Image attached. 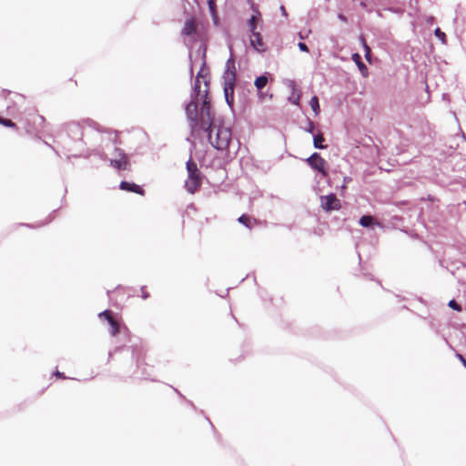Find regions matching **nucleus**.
I'll list each match as a JSON object with an SVG mask.
<instances>
[{
    "mask_svg": "<svg viewBox=\"0 0 466 466\" xmlns=\"http://www.w3.org/2000/svg\"><path fill=\"white\" fill-rule=\"evenodd\" d=\"M253 11H254V14L251 15V17L248 21V25L249 26V29H250L251 33L257 32L256 31L257 23H258V21L260 18L259 11L258 9L257 10L254 9Z\"/></svg>",
    "mask_w": 466,
    "mask_h": 466,
    "instance_id": "15",
    "label": "nucleus"
},
{
    "mask_svg": "<svg viewBox=\"0 0 466 466\" xmlns=\"http://www.w3.org/2000/svg\"><path fill=\"white\" fill-rule=\"evenodd\" d=\"M370 57H371V50H367V52H365V58L367 59L368 62H370Z\"/></svg>",
    "mask_w": 466,
    "mask_h": 466,
    "instance_id": "35",
    "label": "nucleus"
},
{
    "mask_svg": "<svg viewBox=\"0 0 466 466\" xmlns=\"http://www.w3.org/2000/svg\"><path fill=\"white\" fill-rule=\"evenodd\" d=\"M197 28L196 21L194 19H187L184 24L182 34L185 35H192L196 34Z\"/></svg>",
    "mask_w": 466,
    "mask_h": 466,
    "instance_id": "13",
    "label": "nucleus"
},
{
    "mask_svg": "<svg viewBox=\"0 0 466 466\" xmlns=\"http://www.w3.org/2000/svg\"><path fill=\"white\" fill-rule=\"evenodd\" d=\"M53 219H54V216H53V214H50V215L46 218V221H45L44 223L38 224V225H36V226H35V225H31V224H27L26 226H27V227H29V228H39V227H41V226H44V225H46V224L50 223Z\"/></svg>",
    "mask_w": 466,
    "mask_h": 466,
    "instance_id": "27",
    "label": "nucleus"
},
{
    "mask_svg": "<svg viewBox=\"0 0 466 466\" xmlns=\"http://www.w3.org/2000/svg\"><path fill=\"white\" fill-rule=\"evenodd\" d=\"M187 171V179L185 182V187L190 194H194L201 186V174L197 164L191 158L186 164Z\"/></svg>",
    "mask_w": 466,
    "mask_h": 466,
    "instance_id": "5",
    "label": "nucleus"
},
{
    "mask_svg": "<svg viewBox=\"0 0 466 466\" xmlns=\"http://www.w3.org/2000/svg\"><path fill=\"white\" fill-rule=\"evenodd\" d=\"M448 306L458 312L461 311L462 309L461 306L455 299H451L448 303Z\"/></svg>",
    "mask_w": 466,
    "mask_h": 466,
    "instance_id": "24",
    "label": "nucleus"
},
{
    "mask_svg": "<svg viewBox=\"0 0 466 466\" xmlns=\"http://www.w3.org/2000/svg\"><path fill=\"white\" fill-rule=\"evenodd\" d=\"M268 78L266 74L258 76L255 79L254 85L258 90H262L268 84Z\"/></svg>",
    "mask_w": 466,
    "mask_h": 466,
    "instance_id": "17",
    "label": "nucleus"
},
{
    "mask_svg": "<svg viewBox=\"0 0 466 466\" xmlns=\"http://www.w3.org/2000/svg\"><path fill=\"white\" fill-rule=\"evenodd\" d=\"M238 221L247 227L248 228H252L253 223H256L255 219H252L248 215L243 214L238 218Z\"/></svg>",
    "mask_w": 466,
    "mask_h": 466,
    "instance_id": "18",
    "label": "nucleus"
},
{
    "mask_svg": "<svg viewBox=\"0 0 466 466\" xmlns=\"http://www.w3.org/2000/svg\"><path fill=\"white\" fill-rule=\"evenodd\" d=\"M199 122L192 132L197 128L203 130L208 135V138L211 146L217 150H228L231 142V130L228 127H218L217 128L216 137L213 140L212 132L215 127L214 113L211 109V105L207 97V93L204 95L203 105L199 110Z\"/></svg>",
    "mask_w": 466,
    "mask_h": 466,
    "instance_id": "2",
    "label": "nucleus"
},
{
    "mask_svg": "<svg viewBox=\"0 0 466 466\" xmlns=\"http://www.w3.org/2000/svg\"><path fill=\"white\" fill-rule=\"evenodd\" d=\"M434 35L441 41L442 44H446V34L442 32L439 27L434 30Z\"/></svg>",
    "mask_w": 466,
    "mask_h": 466,
    "instance_id": "22",
    "label": "nucleus"
},
{
    "mask_svg": "<svg viewBox=\"0 0 466 466\" xmlns=\"http://www.w3.org/2000/svg\"><path fill=\"white\" fill-rule=\"evenodd\" d=\"M175 391L183 399L187 401V403H188L192 408H195V405L193 404V402L191 400H188L185 398V396H183L177 389H174Z\"/></svg>",
    "mask_w": 466,
    "mask_h": 466,
    "instance_id": "33",
    "label": "nucleus"
},
{
    "mask_svg": "<svg viewBox=\"0 0 466 466\" xmlns=\"http://www.w3.org/2000/svg\"><path fill=\"white\" fill-rule=\"evenodd\" d=\"M115 157L110 159V166L117 170H128L130 168V162L128 156L124 152L123 149L115 147H114Z\"/></svg>",
    "mask_w": 466,
    "mask_h": 466,
    "instance_id": "6",
    "label": "nucleus"
},
{
    "mask_svg": "<svg viewBox=\"0 0 466 466\" xmlns=\"http://www.w3.org/2000/svg\"><path fill=\"white\" fill-rule=\"evenodd\" d=\"M190 74L193 75V66L190 65Z\"/></svg>",
    "mask_w": 466,
    "mask_h": 466,
    "instance_id": "43",
    "label": "nucleus"
},
{
    "mask_svg": "<svg viewBox=\"0 0 466 466\" xmlns=\"http://www.w3.org/2000/svg\"><path fill=\"white\" fill-rule=\"evenodd\" d=\"M314 130H315V125L314 123L311 121V120H308V127L305 128V131L309 133V134H312L314 135Z\"/></svg>",
    "mask_w": 466,
    "mask_h": 466,
    "instance_id": "28",
    "label": "nucleus"
},
{
    "mask_svg": "<svg viewBox=\"0 0 466 466\" xmlns=\"http://www.w3.org/2000/svg\"><path fill=\"white\" fill-rule=\"evenodd\" d=\"M223 91L227 105L232 109L234 106V93L237 79V70L235 59L232 53L225 65V70L222 76Z\"/></svg>",
    "mask_w": 466,
    "mask_h": 466,
    "instance_id": "4",
    "label": "nucleus"
},
{
    "mask_svg": "<svg viewBox=\"0 0 466 466\" xmlns=\"http://www.w3.org/2000/svg\"><path fill=\"white\" fill-rule=\"evenodd\" d=\"M54 374H55L56 377H58V378H62V379H65V378H66L65 374H64V373H62V372H60V371H58V370H56Z\"/></svg>",
    "mask_w": 466,
    "mask_h": 466,
    "instance_id": "37",
    "label": "nucleus"
},
{
    "mask_svg": "<svg viewBox=\"0 0 466 466\" xmlns=\"http://www.w3.org/2000/svg\"><path fill=\"white\" fill-rule=\"evenodd\" d=\"M38 117H39V119H40L41 121H44V117H43V116H39Z\"/></svg>",
    "mask_w": 466,
    "mask_h": 466,
    "instance_id": "45",
    "label": "nucleus"
},
{
    "mask_svg": "<svg viewBox=\"0 0 466 466\" xmlns=\"http://www.w3.org/2000/svg\"><path fill=\"white\" fill-rule=\"evenodd\" d=\"M209 11L213 17L215 18L216 12H217V6H216V0H207Z\"/></svg>",
    "mask_w": 466,
    "mask_h": 466,
    "instance_id": "25",
    "label": "nucleus"
},
{
    "mask_svg": "<svg viewBox=\"0 0 466 466\" xmlns=\"http://www.w3.org/2000/svg\"><path fill=\"white\" fill-rule=\"evenodd\" d=\"M455 355L459 359V360L462 363V365L466 368V359L459 352H456Z\"/></svg>",
    "mask_w": 466,
    "mask_h": 466,
    "instance_id": "32",
    "label": "nucleus"
},
{
    "mask_svg": "<svg viewBox=\"0 0 466 466\" xmlns=\"http://www.w3.org/2000/svg\"><path fill=\"white\" fill-rule=\"evenodd\" d=\"M363 49H364V51H365V52H367V50H371V49L370 48V46H368V44H367V43H364V47H363Z\"/></svg>",
    "mask_w": 466,
    "mask_h": 466,
    "instance_id": "39",
    "label": "nucleus"
},
{
    "mask_svg": "<svg viewBox=\"0 0 466 466\" xmlns=\"http://www.w3.org/2000/svg\"><path fill=\"white\" fill-rule=\"evenodd\" d=\"M324 136L322 133H319L316 135H313V146L317 149H324L327 147V145H324Z\"/></svg>",
    "mask_w": 466,
    "mask_h": 466,
    "instance_id": "16",
    "label": "nucleus"
},
{
    "mask_svg": "<svg viewBox=\"0 0 466 466\" xmlns=\"http://www.w3.org/2000/svg\"><path fill=\"white\" fill-rule=\"evenodd\" d=\"M350 181H352V178L350 177H345L343 179V185L341 186V188H346L347 184L350 183Z\"/></svg>",
    "mask_w": 466,
    "mask_h": 466,
    "instance_id": "34",
    "label": "nucleus"
},
{
    "mask_svg": "<svg viewBox=\"0 0 466 466\" xmlns=\"http://www.w3.org/2000/svg\"><path fill=\"white\" fill-rule=\"evenodd\" d=\"M57 138L63 153L67 158H88L93 155L101 160H106V149L118 144L116 131L103 128L99 124L90 119L82 123L71 122L66 124Z\"/></svg>",
    "mask_w": 466,
    "mask_h": 466,
    "instance_id": "1",
    "label": "nucleus"
},
{
    "mask_svg": "<svg viewBox=\"0 0 466 466\" xmlns=\"http://www.w3.org/2000/svg\"><path fill=\"white\" fill-rule=\"evenodd\" d=\"M250 45L258 52H263L266 49L262 35L259 32L251 33Z\"/></svg>",
    "mask_w": 466,
    "mask_h": 466,
    "instance_id": "11",
    "label": "nucleus"
},
{
    "mask_svg": "<svg viewBox=\"0 0 466 466\" xmlns=\"http://www.w3.org/2000/svg\"><path fill=\"white\" fill-rule=\"evenodd\" d=\"M298 47L301 52H309V47L304 42H299Z\"/></svg>",
    "mask_w": 466,
    "mask_h": 466,
    "instance_id": "30",
    "label": "nucleus"
},
{
    "mask_svg": "<svg viewBox=\"0 0 466 466\" xmlns=\"http://www.w3.org/2000/svg\"><path fill=\"white\" fill-rule=\"evenodd\" d=\"M307 164L315 171L319 172L323 177H327L329 175L326 167L327 162L321 156L314 152L306 159Z\"/></svg>",
    "mask_w": 466,
    "mask_h": 466,
    "instance_id": "7",
    "label": "nucleus"
},
{
    "mask_svg": "<svg viewBox=\"0 0 466 466\" xmlns=\"http://www.w3.org/2000/svg\"><path fill=\"white\" fill-rule=\"evenodd\" d=\"M359 223L360 226L367 228H372L377 224L375 218L370 215H363L360 218Z\"/></svg>",
    "mask_w": 466,
    "mask_h": 466,
    "instance_id": "14",
    "label": "nucleus"
},
{
    "mask_svg": "<svg viewBox=\"0 0 466 466\" xmlns=\"http://www.w3.org/2000/svg\"><path fill=\"white\" fill-rule=\"evenodd\" d=\"M119 187L122 190L133 192V193L138 194L140 196L145 195V190L139 185H137L133 182H128V181H125V180L121 181Z\"/></svg>",
    "mask_w": 466,
    "mask_h": 466,
    "instance_id": "10",
    "label": "nucleus"
},
{
    "mask_svg": "<svg viewBox=\"0 0 466 466\" xmlns=\"http://www.w3.org/2000/svg\"><path fill=\"white\" fill-rule=\"evenodd\" d=\"M141 354V349L137 346H132V358L137 360V362L139 360V356Z\"/></svg>",
    "mask_w": 466,
    "mask_h": 466,
    "instance_id": "26",
    "label": "nucleus"
},
{
    "mask_svg": "<svg viewBox=\"0 0 466 466\" xmlns=\"http://www.w3.org/2000/svg\"><path fill=\"white\" fill-rule=\"evenodd\" d=\"M299 37L300 39H304L303 35H301V34H299Z\"/></svg>",
    "mask_w": 466,
    "mask_h": 466,
    "instance_id": "46",
    "label": "nucleus"
},
{
    "mask_svg": "<svg viewBox=\"0 0 466 466\" xmlns=\"http://www.w3.org/2000/svg\"><path fill=\"white\" fill-rule=\"evenodd\" d=\"M122 350V347H116V349H115V350H114V351H115V352H118V351H119V350Z\"/></svg>",
    "mask_w": 466,
    "mask_h": 466,
    "instance_id": "42",
    "label": "nucleus"
},
{
    "mask_svg": "<svg viewBox=\"0 0 466 466\" xmlns=\"http://www.w3.org/2000/svg\"><path fill=\"white\" fill-rule=\"evenodd\" d=\"M320 205H321V208L326 212L339 210L341 208L340 200L333 193L326 195V196H321L320 197Z\"/></svg>",
    "mask_w": 466,
    "mask_h": 466,
    "instance_id": "8",
    "label": "nucleus"
},
{
    "mask_svg": "<svg viewBox=\"0 0 466 466\" xmlns=\"http://www.w3.org/2000/svg\"><path fill=\"white\" fill-rule=\"evenodd\" d=\"M204 84H205V86H206L207 87L208 86V80H205V81H204Z\"/></svg>",
    "mask_w": 466,
    "mask_h": 466,
    "instance_id": "44",
    "label": "nucleus"
},
{
    "mask_svg": "<svg viewBox=\"0 0 466 466\" xmlns=\"http://www.w3.org/2000/svg\"><path fill=\"white\" fill-rule=\"evenodd\" d=\"M339 18L340 20H343V21H345V20H346V18H345V16H344L343 15H339Z\"/></svg>",
    "mask_w": 466,
    "mask_h": 466,
    "instance_id": "41",
    "label": "nucleus"
},
{
    "mask_svg": "<svg viewBox=\"0 0 466 466\" xmlns=\"http://www.w3.org/2000/svg\"><path fill=\"white\" fill-rule=\"evenodd\" d=\"M141 297L143 299H147L149 297V293L146 291V287H141Z\"/></svg>",
    "mask_w": 466,
    "mask_h": 466,
    "instance_id": "31",
    "label": "nucleus"
},
{
    "mask_svg": "<svg viewBox=\"0 0 466 466\" xmlns=\"http://www.w3.org/2000/svg\"><path fill=\"white\" fill-rule=\"evenodd\" d=\"M98 317L100 319H106L107 322L111 321L112 319H114L113 316H112V311L110 309H105L104 311L100 312L98 314Z\"/></svg>",
    "mask_w": 466,
    "mask_h": 466,
    "instance_id": "21",
    "label": "nucleus"
},
{
    "mask_svg": "<svg viewBox=\"0 0 466 466\" xmlns=\"http://www.w3.org/2000/svg\"><path fill=\"white\" fill-rule=\"evenodd\" d=\"M110 325V334L113 337H116L118 334H124L127 337L128 329L126 326H122L117 320L115 319L108 322Z\"/></svg>",
    "mask_w": 466,
    "mask_h": 466,
    "instance_id": "9",
    "label": "nucleus"
},
{
    "mask_svg": "<svg viewBox=\"0 0 466 466\" xmlns=\"http://www.w3.org/2000/svg\"><path fill=\"white\" fill-rule=\"evenodd\" d=\"M309 106L311 107V109L313 110V112L315 113V116H318L320 112V107H319V98L317 96H313L309 101Z\"/></svg>",
    "mask_w": 466,
    "mask_h": 466,
    "instance_id": "19",
    "label": "nucleus"
},
{
    "mask_svg": "<svg viewBox=\"0 0 466 466\" xmlns=\"http://www.w3.org/2000/svg\"><path fill=\"white\" fill-rule=\"evenodd\" d=\"M351 59L356 64V66H358V68H359L360 72L361 73V75L363 76H365V77L368 76L369 69H368L367 66L365 65V63L362 61V58H361L360 55L358 54V53H354L351 56Z\"/></svg>",
    "mask_w": 466,
    "mask_h": 466,
    "instance_id": "12",
    "label": "nucleus"
},
{
    "mask_svg": "<svg viewBox=\"0 0 466 466\" xmlns=\"http://www.w3.org/2000/svg\"><path fill=\"white\" fill-rule=\"evenodd\" d=\"M289 102L294 104V105H299V100H300V95L298 94L297 96H294V95H292L289 98Z\"/></svg>",
    "mask_w": 466,
    "mask_h": 466,
    "instance_id": "29",
    "label": "nucleus"
},
{
    "mask_svg": "<svg viewBox=\"0 0 466 466\" xmlns=\"http://www.w3.org/2000/svg\"><path fill=\"white\" fill-rule=\"evenodd\" d=\"M205 56H206V48L203 49V54H202V66L199 69V71L198 72L197 74V77L196 79H198L200 80V78H205V74H204V71L206 69V61H205Z\"/></svg>",
    "mask_w": 466,
    "mask_h": 466,
    "instance_id": "20",
    "label": "nucleus"
},
{
    "mask_svg": "<svg viewBox=\"0 0 466 466\" xmlns=\"http://www.w3.org/2000/svg\"><path fill=\"white\" fill-rule=\"evenodd\" d=\"M280 10H281L283 15H287V12H286L285 7L283 5L280 6Z\"/></svg>",
    "mask_w": 466,
    "mask_h": 466,
    "instance_id": "40",
    "label": "nucleus"
},
{
    "mask_svg": "<svg viewBox=\"0 0 466 466\" xmlns=\"http://www.w3.org/2000/svg\"><path fill=\"white\" fill-rule=\"evenodd\" d=\"M206 92L207 97L209 99L208 88L205 89L202 93L200 90V80L195 79L190 94V101L185 106L187 118L189 122L191 130H194L198 126V122H199V111L198 103V101H201V106L203 105L204 95ZM208 101L210 102V100Z\"/></svg>",
    "mask_w": 466,
    "mask_h": 466,
    "instance_id": "3",
    "label": "nucleus"
},
{
    "mask_svg": "<svg viewBox=\"0 0 466 466\" xmlns=\"http://www.w3.org/2000/svg\"><path fill=\"white\" fill-rule=\"evenodd\" d=\"M289 86L293 91H295V89H296V83H295V81L290 80V81H289Z\"/></svg>",
    "mask_w": 466,
    "mask_h": 466,
    "instance_id": "36",
    "label": "nucleus"
},
{
    "mask_svg": "<svg viewBox=\"0 0 466 466\" xmlns=\"http://www.w3.org/2000/svg\"><path fill=\"white\" fill-rule=\"evenodd\" d=\"M360 42H361L362 46L364 47V43H367V42H366V40H365V38H364V36H363V35H360Z\"/></svg>",
    "mask_w": 466,
    "mask_h": 466,
    "instance_id": "38",
    "label": "nucleus"
},
{
    "mask_svg": "<svg viewBox=\"0 0 466 466\" xmlns=\"http://www.w3.org/2000/svg\"><path fill=\"white\" fill-rule=\"evenodd\" d=\"M0 124L7 127H16L15 123L8 118L0 117Z\"/></svg>",
    "mask_w": 466,
    "mask_h": 466,
    "instance_id": "23",
    "label": "nucleus"
}]
</instances>
